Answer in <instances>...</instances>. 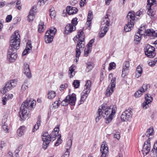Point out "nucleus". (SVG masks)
<instances>
[{
	"label": "nucleus",
	"mask_w": 157,
	"mask_h": 157,
	"mask_svg": "<svg viewBox=\"0 0 157 157\" xmlns=\"http://www.w3.org/2000/svg\"><path fill=\"white\" fill-rule=\"evenodd\" d=\"M61 135H59L58 137L56 142L55 143V145L56 146H58L62 142V140L61 139Z\"/></svg>",
	"instance_id": "obj_47"
},
{
	"label": "nucleus",
	"mask_w": 157,
	"mask_h": 157,
	"mask_svg": "<svg viewBox=\"0 0 157 157\" xmlns=\"http://www.w3.org/2000/svg\"><path fill=\"white\" fill-rule=\"evenodd\" d=\"M134 22H128L124 27V30L126 32H128L130 31L133 28Z\"/></svg>",
	"instance_id": "obj_24"
},
{
	"label": "nucleus",
	"mask_w": 157,
	"mask_h": 157,
	"mask_svg": "<svg viewBox=\"0 0 157 157\" xmlns=\"http://www.w3.org/2000/svg\"><path fill=\"white\" fill-rule=\"evenodd\" d=\"M117 109L116 105L109 107L106 104H103L100 106L96 114L95 118L96 122H98L102 117H105L106 123L109 124L111 122L115 115Z\"/></svg>",
	"instance_id": "obj_1"
},
{
	"label": "nucleus",
	"mask_w": 157,
	"mask_h": 157,
	"mask_svg": "<svg viewBox=\"0 0 157 157\" xmlns=\"http://www.w3.org/2000/svg\"><path fill=\"white\" fill-rule=\"evenodd\" d=\"M116 64L114 62H112L109 63V67L108 69L109 71L112 69H114L115 68Z\"/></svg>",
	"instance_id": "obj_55"
},
{
	"label": "nucleus",
	"mask_w": 157,
	"mask_h": 157,
	"mask_svg": "<svg viewBox=\"0 0 157 157\" xmlns=\"http://www.w3.org/2000/svg\"><path fill=\"white\" fill-rule=\"evenodd\" d=\"M76 27L73 26L71 24H69L67 25L65 27V32L67 33H70L75 30Z\"/></svg>",
	"instance_id": "obj_22"
},
{
	"label": "nucleus",
	"mask_w": 157,
	"mask_h": 157,
	"mask_svg": "<svg viewBox=\"0 0 157 157\" xmlns=\"http://www.w3.org/2000/svg\"><path fill=\"white\" fill-rule=\"evenodd\" d=\"M9 121L7 118L6 116H4L2 120V127L3 130L5 132H9L8 123Z\"/></svg>",
	"instance_id": "obj_15"
},
{
	"label": "nucleus",
	"mask_w": 157,
	"mask_h": 157,
	"mask_svg": "<svg viewBox=\"0 0 157 157\" xmlns=\"http://www.w3.org/2000/svg\"><path fill=\"white\" fill-rule=\"evenodd\" d=\"M88 96L81 93V97L80 100V104L83 103L86 99Z\"/></svg>",
	"instance_id": "obj_48"
},
{
	"label": "nucleus",
	"mask_w": 157,
	"mask_h": 157,
	"mask_svg": "<svg viewBox=\"0 0 157 157\" xmlns=\"http://www.w3.org/2000/svg\"><path fill=\"white\" fill-rule=\"evenodd\" d=\"M9 91L7 87L5 86L2 88H1L0 90L1 93L2 94H5Z\"/></svg>",
	"instance_id": "obj_52"
},
{
	"label": "nucleus",
	"mask_w": 157,
	"mask_h": 157,
	"mask_svg": "<svg viewBox=\"0 0 157 157\" xmlns=\"http://www.w3.org/2000/svg\"><path fill=\"white\" fill-rule=\"evenodd\" d=\"M5 86L7 87L9 90H11L13 88L11 85L10 84V82H8L5 85Z\"/></svg>",
	"instance_id": "obj_59"
},
{
	"label": "nucleus",
	"mask_w": 157,
	"mask_h": 157,
	"mask_svg": "<svg viewBox=\"0 0 157 157\" xmlns=\"http://www.w3.org/2000/svg\"><path fill=\"white\" fill-rule=\"evenodd\" d=\"M136 17L135 16V13L134 11L129 12L128 13L127 16V19L130 21L129 22H135V18Z\"/></svg>",
	"instance_id": "obj_18"
},
{
	"label": "nucleus",
	"mask_w": 157,
	"mask_h": 157,
	"mask_svg": "<svg viewBox=\"0 0 157 157\" xmlns=\"http://www.w3.org/2000/svg\"><path fill=\"white\" fill-rule=\"evenodd\" d=\"M23 72L27 77L29 78H31L32 74L29 69V66L26 63H24Z\"/></svg>",
	"instance_id": "obj_16"
},
{
	"label": "nucleus",
	"mask_w": 157,
	"mask_h": 157,
	"mask_svg": "<svg viewBox=\"0 0 157 157\" xmlns=\"http://www.w3.org/2000/svg\"><path fill=\"white\" fill-rule=\"evenodd\" d=\"M84 36L83 32L81 31L78 32L77 35L73 38L74 41L77 43L75 49V59L74 60V62L76 63H78L81 52L83 50L85 46Z\"/></svg>",
	"instance_id": "obj_3"
},
{
	"label": "nucleus",
	"mask_w": 157,
	"mask_h": 157,
	"mask_svg": "<svg viewBox=\"0 0 157 157\" xmlns=\"http://www.w3.org/2000/svg\"><path fill=\"white\" fill-rule=\"evenodd\" d=\"M41 121L40 119H39L36 123V124L33 127V129L32 132H34L36 131L39 128V127L40 125Z\"/></svg>",
	"instance_id": "obj_35"
},
{
	"label": "nucleus",
	"mask_w": 157,
	"mask_h": 157,
	"mask_svg": "<svg viewBox=\"0 0 157 157\" xmlns=\"http://www.w3.org/2000/svg\"><path fill=\"white\" fill-rule=\"evenodd\" d=\"M28 89V83L26 82H24L21 86V92L22 94L24 93L25 94Z\"/></svg>",
	"instance_id": "obj_29"
},
{
	"label": "nucleus",
	"mask_w": 157,
	"mask_h": 157,
	"mask_svg": "<svg viewBox=\"0 0 157 157\" xmlns=\"http://www.w3.org/2000/svg\"><path fill=\"white\" fill-rule=\"evenodd\" d=\"M91 89H85L84 88V90L82 93V94H84L88 96V95L90 92Z\"/></svg>",
	"instance_id": "obj_53"
},
{
	"label": "nucleus",
	"mask_w": 157,
	"mask_h": 157,
	"mask_svg": "<svg viewBox=\"0 0 157 157\" xmlns=\"http://www.w3.org/2000/svg\"><path fill=\"white\" fill-rule=\"evenodd\" d=\"M136 33L137 34L140 35L141 36L143 35H145L146 33L145 30L144 28H141V29H139Z\"/></svg>",
	"instance_id": "obj_39"
},
{
	"label": "nucleus",
	"mask_w": 157,
	"mask_h": 157,
	"mask_svg": "<svg viewBox=\"0 0 157 157\" xmlns=\"http://www.w3.org/2000/svg\"><path fill=\"white\" fill-rule=\"evenodd\" d=\"M17 82V79L12 80L10 81V84L11 85L13 88L16 86Z\"/></svg>",
	"instance_id": "obj_42"
},
{
	"label": "nucleus",
	"mask_w": 157,
	"mask_h": 157,
	"mask_svg": "<svg viewBox=\"0 0 157 157\" xmlns=\"http://www.w3.org/2000/svg\"><path fill=\"white\" fill-rule=\"evenodd\" d=\"M141 36L140 35L137 34V33H136L134 36V41L135 43L136 44L139 43L141 40Z\"/></svg>",
	"instance_id": "obj_31"
},
{
	"label": "nucleus",
	"mask_w": 157,
	"mask_h": 157,
	"mask_svg": "<svg viewBox=\"0 0 157 157\" xmlns=\"http://www.w3.org/2000/svg\"><path fill=\"white\" fill-rule=\"evenodd\" d=\"M101 30L99 32V36L101 38L103 37L104 36L109 29V27L104 25H101Z\"/></svg>",
	"instance_id": "obj_21"
},
{
	"label": "nucleus",
	"mask_w": 157,
	"mask_h": 157,
	"mask_svg": "<svg viewBox=\"0 0 157 157\" xmlns=\"http://www.w3.org/2000/svg\"><path fill=\"white\" fill-rule=\"evenodd\" d=\"M21 3L20 0H18L16 3V7L19 10H20L21 9Z\"/></svg>",
	"instance_id": "obj_50"
},
{
	"label": "nucleus",
	"mask_w": 157,
	"mask_h": 157,
	"mask_svg": "<svg viewBox=\"0 0 157 157\" xmlns=\"http://www.w3.org/2000/svg\"><path fill=\"white\" fill-rule=\"evenodd\" d=\"M116 84L115 78L111 80V83L109 85L106 91V95L107 96H110L113 93Z\"/></svg>",
	"instance_id": "obj_10"
},
{
	"label": "nucleus",
	"mask_w": 157,
	"mask_h": 157,
	"mask_svg": "<svg viewBox=\"0 0 157 157\" xmlns=\"http://www.w3.org/2000/svg\"><path fill=\"white\" fill-rule=\"evenodd\" d=\"M8 100V98L5 96L2 97V102L3 105H5L6 104L7 101Z\"/></svg>",
	"instance_id": "obj_56"
},
{
	"label": "nucleus",
	"mask_w": 157,
	"mask_h": 157,
	"mask_svg": "<svg viewBox=\"0 0 157 157\" xmlns=\"http://www.w3.org/2000/svg\"><path fill=\"white\" fill-rule=\"evenodd\" d=\"M143 72V69L140 66H138L136 68V70L135 71V77L138 78L141 76Z\"/></svg>",
	"instance_id": "obj_25"
},
{
	"label": "nucleus",
	"mask_w": 157,
	"mask_h": 157,
	"mask_svg": "<svg viewBox=\"0 0 157 157\" xmlns=\"http://www.w3.org/2000/svg\"><path fill=\"white\" fill-rule=\"evenodd\" d=\"M87 67L86 69V71L88 72L90 71L93 67V64L92 62H88L86 63Z\"/></svg>",
	"instance_id": "obj_33"
},
{
	"label": "nucleus",
	"mask_w": 157,
	"mask_h": 157,
	"mask_svg": "<svg viewBox=\"0 0 157 157\" xmlns=\"http://www.w3.org/2000/svg\"><path fill=\"white\" fill-rule=\"evenodd\" d=\"M129 71V68L126 67H123L122 70V76L124 77L125 76L127 75Z\"/></svg>",
	"instance_id": "obj_34"
},
{
	"label": "nucleus",
	"mask_w": 157,
	"mask_h": 157,
	"mask_svg": "<svg viewBox=\"0 0 157 157\" xmlns=\"http://www.w3.org/2000/svg\"><path fill=\"white\" fill-rule=\"evenodd\" d=\"M91 82L89 80H87L84 86L85 89H91Z\"/></svg>",
	"instance_id": "obj_44"
},
{
	"label": "nucleus",
	"mask_w": 157,
	"mask_h": 157,
	"mask_svg": "<svg viewBox=\"0 0 157 157\" xmlns=\"http://www.w3.org/2000/svg\"><path fill=\"white\" fill-rule=\"evenodd\" d=\"M67 99L69 104L71 105H75L76 100V95L75 94H72L66 97Z\"/></svg>",
	"instance_id": "obj_14"
},
{
	"label": "nucleus",
	"mask_w": 157,
	"mask_h": 157,
	"mask_svg": "<svg viewBox=\"0 0 157 157\" xmlns=\"http://www.w3.org/2000/svg\"><path fill=\"white\" fill-rule=\"evenodd\" d=\"M35 17V15H33L29 13L28 16L27 20L29 22L32 21Z\"/></svg>",
	"instance_id": "obj_49"
},
{
	"label": "nucleus",
	"mask_w": 157,
	"mask_h": 157,
	"mask_svg": "<svg viewBox=\"0 0 157 157\" xmlns=\"http://www.w3.org/2000/svg\"><path fill=\"white\" fill-rule=\"evenodd\" d=\"M32 48V46L30 41L28 40L26 44L25 49L23 51L22 53L23 56L26 55L30 52V51Z\"/></svg>",
	"instance_id": "obj_19"
},
{
	"label": "nucleus",
	"mask_w": 157,
	"mask_h": 157,
	"mask_svg": "<svg viewBox=\"0 0 157 157\" xmlns=\"http://www.w3.org/2000/svg\"><path fill=\"white\" fill-rule=\"evenodd\" d=\"M132 117V112L129 110H127L123 112L121 116V119L122 121H128Z\"/></svg>",
	"instance_id": "obj_12"
},
{
	"label": "nucleus",
	"mask_w": 157,
	"mask_h": 157,
	"mask_svg": "<svg viewBox=\"0 0 157 157\" xmlns=\"http://www.w3.org/2000/svg\"><path fill=\"white\" fill-rule=\"evenodd\" d=\"M77 9L74 7L68 6L67 7L66 11L68 14L72 15L76 13L77 12Z\"/></svg>",
	"instance_id": "obj_20"
},
{
	"label": "nucleus",
	"mask_w": 157,
	"mask_h": 157,
	"mask_svg": "<svg viewBox=\"0 0 157 157\" xmlns=\"http://www.w3.org/2000/svg\"><path fill=\"white\" fill-rule=\"evenodd\" d=\"M151 149V144L150 140H147L144 143L142 151L144 155H146L150 151Z\"/></svg>",
	"instance_id": "obj_13"
},
{
	"label": "nucleus",
	"mask_w": 157,
	"mask_h": 157,
	"mask_svg": "<svg viewBox=\"0 0 157 157\" xmlns=\"http://www.w3.org/2000/svg\"><path fill=\"white\" fill-rule=\"evenodd\" d=\"M149 103H148L147 101H144L143 103L142 104V107L144 109H146L148 106V104Z\"/></svg>",
	"instance_id": "obj_61"
},
{
	"label": "nucleus",
	"mask_w": 157,
	"mask_h": 157,
	"mask_svg": "<svg viewBox=\"0 0 157 157\" xmlns=\"http://www.w3.org/2000/svg\"><path fill=\"white\" fill-rule=\"evenodd\" d=\"M68 104H69L68 101L67 99L66 98L65 99L62 101L61 102V105L63 106H66Z\"/></svg>",
	"instance_id": "obj_54"
},
{
	"label": "nucleus",
	"mask_w": 157,
	"mask_h": 157,
	"mask_svg": "<svg viewBox=\"0 0 157 157\" xmlns=\"http://www.w3.org/2000/svg\"><path fill=\"white\" fill-rule=\"evenodd\" d=\"M153 128H150L147 129L146 133V135H143L142 136V137H144L145 136L147 138H148L147 140H150V139H151L153 137V135L154 134L153 133Z\"/></svg>",
	"instance_id": "obj_17"
},
{
	"label": "nucleus",
	"mask_w": 157,
	"mask_h": 157,
	"mask_svg": "<svg viewBox=\"0 0 157 157\" xmlns=\"http://www.w3.org/2000/svg\"><path fill=\"white\" fill-rule=\"evenodd\" d=\"M144 13V10L143 9H140L139 10L136 12V16L142 17Z\"/></svg>",
	"instance_id": "obj_38"
},
{
	"label": "nucleus",
	"mask_w": 157,
	"mask_h": 157,
	"mask_svg": "<svg viewBox=\"0 0 157 157\" xmlns=\"http://www.w3.org/2000/svg\"><path fill=\"white\" fill-rule=\"evenodd\" d=\"M12 17L11 15H8L6 18V21L7 22H10L12 19Z\"/></svg>",
	"instance_id": "obj_64"
},
{
	"label": "nucleus",
	"mask_w": 157,
	"mask_h": 157,
	"mask_svg": "<svg viewBox=\"0 0 157 157\" xmlns=\"http://www.w3.org/2000/svg\"><path fill=\"white\" fill-rule=\"evenodd\" d=\"M72 141L71 139H69L67 141L65 145V148L66 150H69L71 147Z\"/></svg>",
	"instance_id": "obj_32"
},
{
	"label": "nucleus",
	"mask_w": 157,
	"mask_h": 157,
	"mask_svg": "<svg viewBox=\"0 0 157 157\" xmlns=\"http://www.w3.org/2000/svg\"><path fill=\"white\" fill-rule=\"evenodd\" d=\"M94 42V40H91L86 46L92 48V44Z\"/></svg>",
	"instance_id": "obj_62"
},
{
	"label": "nucleus",
	"mask_w": 157,
	"mask_h": 157,
	"mask_svg": "<svg viewBox=\"0 0 157 157\" xmlns=\"http://www.w3.org/2000/svg\"><path fill=\"white\" fill-rule=\"evenodd\" d=\"M80 83L78 80H75L73 83V85L74 86L75 88H78L79 86Z\"/></svg>",
	"instance_id": "obj_51"
},
{
	"label": "nucleus",
	"mask_w": 157,
	"mask_h": 157,
	"mask_svg": "<svg viewBox=\"0 0 157 157\" xmlns=\"http://www.w3.org/2000/svg\"><path fill=\"white\" fill-rule=\"evenodd\" d=\"M36 101L33 99L27 100L22 104L19 112L20 120L24 121L28 118V109L33 108L36 105Z\"/></svg>",
	"instance_id": "obj_4"
},
{
	"label": "nucleus",
	"mask_w": 157,
	"mask_h": 157,
	"mask_svg": "<svg viewBox=\"0 0 157 157\" xmlns=\"http://www.w3.org/2000/svg\"><path fill=\"white\" fill-rule=\"evenodd\" d=\"M154 30L153 29H147L146 32V35L148 36H154Z\"/></svg>",
	"instance_id": "obj_45"
},
{
	"label": "nucleus",
	"mask_w": 157,
	"mask_h": 157,
	"mask_svg": "<svg viewBox=\"0 0 157 157\" xmlns=\"http://www.w3.org/2000/svg\"><path fill=\"white\" fill-rule=\"evenodd\" d=\"M36 10V6H33L30 10L29 13L35 16Z\"/></svg>",
	"instance_id": "obj_46"
},
{
	"label": "nucleus",
	"mask_w": 157,
	"mask_h": 157,
	"mask_svg": "<svg viewBox=\"0 0 157 157\" xmlns=\"http://www.w3.org/2000/svg\"><path fill=\"white\" fill-rule=\"evenodd\" d=\"M110 20L109 19V16L107 14L104 18H103L101 21V25L106 26L109 27V24Z\"/></svg>",
	"instance_id": "obj_23"
},
{
	"label": "nucleus",
	"mask_w": 157,
	"mask_h": 157,
	"mask_svg": "<svg viewBox=\"0 0 157 157\" xmlns=\"http://www.w3.org/2000/svg\"><path fill=\"white\" fill-rule=\"evenodd\" d=\"M56 31V29L54 27L51 28L49 30L47 31L45 36V40L46 43H49L53 41V36Z\"/></svg>",
	"instance_id": "obj_5"
},
{
	"label": "nucleus",
	"mask_w": 157,
	"mask_h": 157,
	"mask_svg": "<svg viewBox=\"0 0 157 157\" xmlns=\"http://www.w3.org/2000/svg\"><path fill=\"white\" fill-rule=\"evenodd\" d=\"M92 50V48H89L86 46L84 50V56L86 57L88 56L89 54L90 53Z\"/></svg>",
	"instance_id": "obj_36"
},
{
	"label": "nucleus",
	"mask_w": 157,
	"mask_h": 157,
	"mask_svg": "<svg viewBox=\"0 0 157 157\" xmlns=\"http://www.w3.org/2000/svg\"><path fill=\"white\" fill-rule=\"evenodd\" d=\"M56 93L53 90H49L48 91L47 94V98L49 99H53L56 97Z\"/></svg>",
	"instance_id": "obj_26"
},
{
	"label": "nucleus",
	"mask_w": 157,
	"mask_h": 157,
	"mask_svg": "<svg viewBox=\"0 0 157 157\" xmlns=\"http://www.w3.org/2000/svg\"><path fill=\"white\" fill-rule=\"evenodd\" d=\"M42 139L43 141V148L45 150L46 149L48 145L51 141V137L47 132H44L42 135Z\"/></svg>",
	"instance_id": "obj_8"
},
{
	"label": "nucleus",
	"mask_w": 157,
	"mask_h": 157,
	"mask_svg": "<svg viewBox=\"0 0 157 157\" xmlns=\"http://www.w3.org/2000/svg\"><path fill=\"white\" fill-rule=\"evenodd\" d=\"M60 104V102L58 101H55L52 105V109H56L59 107Z\"/></svg>",
	"instance_id": "obj_43"
},
{
	"label": "nucleus",
	"mask_w": 157,
	"mask_h": 157,
	"mask_svg": "<svg viewBox=\"0 0 157 157\" xmlns=\"http://www.w3.org/2000/svg\"><path fill=\"white\" fill-rule=\"evenodd\" d=\"M68 86V85L67 84H62L60 86V91H62L63 89L66 88Z\"/></svg>",
	"instance_id": "obj_63"
},
{
	"label": "nucleus",
	"mask_w": 157,
	"mask_h": 157,
	"mask_svg": "<svg viewBox=\"0 0 157 157\" xmlns=\"http://www.w3.org/2000/svg\"><path fill=\"white\" fill-rule=\"evenodd\" d=\"M59 134H56L54 132H52L51 134L49 135L51 137V141L52 140V141L56 139V137H59Z\"/></svg>",
	"instance_id": "obj_37"
},
{
	"label": "nucleus",
	"mask_w": 157,
	"mask_h": 157,
	"mask_svg": "<svg viewBox=\"0 0 157 157\" xmlns=\"http://www.w3.org/2000/svg\"><path fill=\"white\" fill-rule=\"evenodd\" d=\"M155 48L151 46L148 44L144 48L145 54L150 58H153L155 55Z\"/></svg>",
	"instance_id": "obj_6"
},
{
	"label": "nucleus",
	"mask_w": 157,
	"mask_h": 157,
	"mask_svg": "<svg viewBox=\"0 0 157 157\" xmlns=\"http://www.w3.org/2000/svg\"><path fill=\"white\" fill-rule=\"evenodd\" d=\"M46 27V25H44V22L40 21L38 25V32L39 33L43 32Z\"/></svg>",
	"instance_id": "obj_30"
},
{
	"label": "nucleus",
	"mask_w": 157,
	"mask_h": 157,
	"mask_svg": "<svg viewBox=\"0 0 157 157\" xmlns=\"http://www.w3.org/2000/svg\"><path fill=\"white\" fill-rule=\"evenodd\" d=\"M150 155L151 157H157V150L153 148L151 151Z\"/></svg>",
	"instance_id": "obj_40"
},
{
	"label": "nucleus",
	"mask_w": 157,
	"mask_h": 157,
	"mask_svg": "<svg viewBox=\"0 0 157 157\" xmlns=\"http://www.w3.org/2000/svg\"><path fill=\"white\" fill-rule=\"evenodd\" d=\"M155 3V0H148L147 4L146 7L147 10V13L149 16L152 17L155 14V11L151 9L152 6Z\"/></svg>",
	"instance_id": "obj_7"
},
{
	"label": "nucleus",
	"mask_w": 157,
	"mask_h": 157,
	"mask_svg": "<svg viewBox=\"0 0 157 157\" xmlns=\"http://www.w3.org/2000/svg\"><path fill=\"white\" fill-rule=\"evenodd\" d=\"M75 65L73 64L69 68V74L70 78H72L75 75Z\"/></svg>",
	"instance_id": "obj_27"
},
{
	"label": "nucleus",
	"mask_w": 157,
	"mask_h": 157,
	"mask_svg": "<svg viewBox=\"0 0 157 157\" xmlns=\"http://www.w3.org/2000/svg\"><path fill=\"white\" fill-rule=\"evenodd\" d=\"M145 101L148 103H150L153 100V98L150 95L147 94L145 96Z\"/></svg>",
	"instance_id": "obj_41"
},
{
	"label": "nucleus",
	"mask_w": 157,
	"mask_h": 157,
	"mask_svg": "<svg viewBox=\"0 0 157 157\" xmlns=\"http://www.w3.org/2000/svg\"><path fill=\"white\" fill-rule=\"evenodd\" d=\"M130 66L129 62L128 61H126L123 63V67L129 68Z\"/></svg>",
	"instance_id": "obj_60"
},
{
	"label": "nucleus",
	"mask_w": 157,
	"mask_h": 157,
	"mask_svg": "<svg viewBox=\"0 0 157 157\" xmlns=\"http://www.w3.org/2000/svg\"><path fill=\"white\" fill-rule=\"evenodd\" d=\"M93 13L91 11H89L87 16V19L91 20L92 19Z\"/></svg>",
	"instance_id": "obj_58"
},
{
	"label": "nucleus",
	"mask_w": 157,
	"mask_h": 157,
	"mask_svg": "<svg viewBox=\"0 0 157 157\" xmlns=\"http://www.w3.org/2000/svg\"><path fill=\"white\" fill-rule=\"evenodd\" d=\"M20 37L18 31H15L11 37V44L7 55V59L10 62H14L17 58V55L15 52L19 48L20 43Z\"/></svg>",
	"instance_id": "obj_2"
},
{
	"label": "nucleus",
	"mask_w": 157,
	"mask_h": 157,
	"mask_svg": "<svg viewBox=\"0 0 157 157\" xmlns=\"http://www.w3.org/2000/svg\"><path fill=\"white\" fill-rule=\"evenodd\" d=\"M25 129V127L24 126H20L18 129L17 133L19 137H21L24 135Z\"/></svg>",
	"instance_id": "obj_28"
},
{
	"label": "nucleus",
	"mask_w": 157,
	"mask_h": 157,
	"mask_svg": "<svg viewBox=\"0 0 157 157\" xmlns=\"http://www.w3.org/2000/svg\"><path fill=\"white\" fill-rule=\"evenodd\" d=\"M150 86L149 85L147 84H144L142 87L135 93V96L136 97H139L146 91L149 89Z\"/></svg>",
	"instance_id": "obj_11"
},
{
	"label": "nucleus",
	"mask_w": 157,
	"mask_h": 157,
	"mask_svg": "<svg viewBox=\"0 0 157 157\" xmlns=\"http://www.w3.org/2000/svg\"><path fill=\"white\" fill-rule=\"evenodd\" d=\"M77 18L76 17L74 18L72 20L71 23L75 27V26L77 24L78 22L77 21Z\"/></svg>",
	"instance_id": "obj_57"
},
{
	"label": "nucleus",
	"mask_w": 157,
	"mask_h": 157,
	"mask_svg": "<svg viewBox=\"0 0 157 157\" xmlns=\"http://www.w3.org/2000/svg\"><path fill=\"white\" fill-rule=\"evenodd\" d=\"M100 151L101 154L100 157H106L108 155L109 148L105 141L103 142L101 145Z\"/></svg>",
	"instance_id": "obj_9"
}]
</instances>
